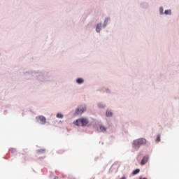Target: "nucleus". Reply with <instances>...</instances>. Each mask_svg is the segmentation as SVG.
Returning <instances> with one entry per match:
<instances>
[{"mask_svg": "<svg viewBox=\"0 0 179 179\" xmlns=\"http://www.w3.org/2000/svg\"><path fill=\"white\" fill-rule=\"evenodd\" d=\"M10 152H11V153H15V149H11V150H10Z\"/></svg>", "mask_w": 179, "mask_h": 179, "instance_id": "nucleus-16", "label": "nucleus"}, {"mask_svg": "<svg viewBox=\"0 0 179 179\" xmlns=\"http://www.w3.org/2000/svg\"><path fill=\"white\" fill-rule=\"evenodd\" d=\"M146 142L147 141L143 138L136 139L133 141V148L134 149H139L141 145H146Z\"/></svg>", "mask_w": 179, "mask_h": 179, "instance_id": "nucleus-2", "label": "nucleus"}, {"mask_svg": "<svg viewBox=\"0 0 179 179\" xmlns=\"http://www.w3.org/2000/svg\"><path fill=\"white\" fill-rule=\"evenodd\" d=\"M164 13L165 15H171V10H166Z\"/></svg>", "mask_w": 179, "mask_h": 179, "instance_id": "nucleus-13", "label": "nucleus"}, {"mask_svg": "<svg viewBox=\"0 0 179 179\" xmlns=\"http://www.w3.org/2000/svg\"><path fill=\"white\" fill-rule=\"evenodd\" d=\"M86 111V107L82 108H77L76 110V114L79 115V114H83Z\"/></svg>", "mask_w": 179, "mask_h": 179, "instance_id": "nucleus-5", "label": "nucleus"}, {"mask_svg": "<svg viewBox=\"0 0 179 179\" xmlns=\"http://www.w3.org/2000/svg\"><path fill=\"white\" fill-rule=\"evenodd\" d=\"M148 160H149V156L146 155L144 156L141 162V166L145 165L146 163H148Z\"/></svg>", "mask_w": 179, "mask_h": 179, "instance_id": "nucleus-6", "label": "nucleus"}, {"mask_svg": "<svg viewBox=\"0 0 179 179\" xmlns=\"http://www.w3.org/2000/svg\"><path fill=\"white\" fill-rule=\"evenodd\" d=\"M105 26H107V24H105Z\"/></svg>", "mask_w": 179, "mask_h": 179, "instance_id": "nucleus-21", "label": "nucleus"}, {"mask_svg": "<svg viewBox=\"0 0 179 179\" xmlns=\"http://www.w3.org/2000/svg\"><path fill=\"white\" fill-rule=\"evenodd\" d=\"M160 12H161V13H163V8H160Z\"/></svg>", "mask_w": 179, "mask_h": 179, "instance_id": "nucleus-18", "label": "nucleus"}, {"mask_svg": "<svg viewBox=\"0 0 179 179\" xmlns=\"http://www.w3.org/2000/svg\"><path fill=\"white\" fill-rule=\"evenodd\" d=\"M0 57H1V52H0Z\"/></svg>", "mask_w": 179, "mask_h": 179, "instance_id": "nucleus-23", "label": "nucleus"}, {"mask_svg": "<svg viewBox=\"0 0 179 179\" xmlns=\"http://www.w3.org/2000/svg\"><path fill=\"white\" fill-rule=\"evenodd\" d=\"M57 118H59L60 120H62V118H64V115H62V113H57L56 115Z\"/></svg>", "mask_w": 179, "mask_h": 179, "instance_id": "nucleus-8", "label": "nucleus"}, {"mask_svg": "<svg viewBox=\"0 0 179 179\" xmlns=\"http://www.w3.org/2000/svg\"><path fill=\"white\" fill-rule=\"evenodd\" d=\"M121 179H126L125 177L122 178Z\"/></svg>", "mask_w": 179, "mask_h": 179, "instance_id": "nucleus-20", "label": "nucleus"}, {"mask_svg": "<svg viewBox=\"0 0 179 179\" xmlns=\"http://www.w3.org/2000/svg\"><path fill=\"white\" fill-rule=\"evenodd\" d=\"M100 30H101V24H98L96 28V31L100 33Z\"/></svg>", "mask_w": 179, "mask_h": 179, "instance_id": "nucleus-7", "label": "nucleus"}, {"mask_svg": "<svg viewBox=\"0 0 179 179\" xmlns=\"http://www.w3.org/2000/svg\"><path fill=\"white\" fill-rule=\"evenodd\" d=\"M87 124H89V120L84 117L78 119L76 122V125L78 127H86Z\"/></svg>", "mask_w": 179, "mask_h": 179, "instance_id": "nucleus-3", "label": "nucleus"}, {"mask_svg": "<svg viewBox=\"0 0 179 179\" xmlns=\"http://www.w3.org/2000/svg\"><path fill=\"white\" fill-rule=\"evenodd\" d=\"M98 106L99 107V108H104V107H105L104 104H103V103L98 104Z\"/></svg>", "mask_w": 179, "mask_h": 179, "instance_id": "nucleus-14", "label": "nucleus"}, {"mask_svg": "<svg viewBox=\"0 0 179 179\" xmlns=\"http://www.w3.org/2000/svg\"><path fill=\"white\" fill-rule=\"evenodd\" d=\"M99 129L102 132H106V131H107V129L106 127H104V126H100Z\"/></svg>", "mask_w": 179, "mask_h": 179, "instance_id": "nucleus-9", "label": "nucleus"}, {"mask_svg": "<svg viewBox=\"0 0 179 179\" xmlns=\"http://www.w3.org/2000/svg\"><path fill=\"white\" fill-rule=\"evenodd\" d=\"M156 142H160V134H158V135L157 136Z\"/></svg>", "mask_w": 179, "mask_h": 179, "instance_id": "nucleus-15", "label": "nucleus"}, {"mask_svg": "<svg viewBox=\"0 0 179 179\" xmlns=\"http://www.w3.org/2000/svg\"><path fill=\"white\" fill-rule=\"evenodd\" d=\"M38 152H45V150H38Z\"/></svg>", "mask_w": 179, "mask_h": 179, "instance_id": "nucleus-17", "label": "nucleus"}, {"mask_svg": "<svg viewBox=\"0 0 179 179\" xmlns=\"http://www.w3.org/2000/svg\"><path fill=\"white\" fill-rule=\"evenodd\" d=\"M25 75H29V76H35L36 80L38 82H41V83H44L48 80V78L47 77V74L43 71H29L25 73Z\"/></svg>", "mask_w": 179, "mask_h": 179, "instance_id": "nucleus-1", "label": "nucleus"}, {"mask_svg": "<svg viewBox=\"0 0 179 179\" xmlns=\"http://www.w3.org/2000/svg\"><path fill=\"white\" fill-rule=\"evenodd\" d=\"M36 120L41 125H45V124H47V119L43 115H39L36 117Z\"/></svg>", "mask_w": 179, "mask_h": 179, "instance_id": "nucleus-4", "label": "nucleus"}, {"mask_svg": "<svg viewBox=\"0 0 179 179\" xmlns=\"http://www.w3.org/2000/svg\"><path fill=\"white\" fill-rule=\"evenodd\" d=\"M139 171H141V170L139 169H136L132 172L133 176H136V174H138Z\"/></svg>", "mask_w": 179, "mask_h": 179, "instance_id": "nucleus-10", "label": "nucleus"}, {"mask_svg": "<svg viewBox=\"0 0 179 179\" xmlns=\"http://www.w3.org/2000/svg\"><path fill=\"white\" fill-rule=\"evenodd\" d=\"M108 20H105V23H107Z\"/></svg>", "mask_w": 179, "mask_h": 179, "instance_id": "nucleus-19", "label": "nucleus"}, {"mask_svg": "<svg viewBox=\"0 0 179 179\" xmlns=\"http://www.w3.org/2000/svg\"><path fill=\"white\" fill-rule=\"evenodd\" d=\"M76 82H77V83L80 85V84L83 83V78H78Z\"/></svg>", "mask_w": 179, "mask_h": 179, "instance_id": "nucleus-11", "label": "nucleus"}, {"mask_svg": "<svg viewBox=\"0 0 179 179\" xmlns=\"http://www.w3.org/2000/svg\"><path fill=\"white\" fill-rule=\"evenodd\" d=\"M57 178H58L56 177L55 179H57Z\"/></svg>", "mask_w": 179, "mask_h": 179, "instance_id": "nucleus-22", "label": "nucleus"}, {"mask_svg": "<svg viewBox=\"0 0 179 179\" xmlns=\"http://www.w3.org/2000/svg\"><path fill=\"white\" fill-rule=\"evenodd\" d=\"M113 115V113L111 111L106 112V117H111Z\"/></svg>", "mask_w": 179, "mask_h": 179, "instance_id": "nucleus-12", "label": "nucleus"}]
</instances>
